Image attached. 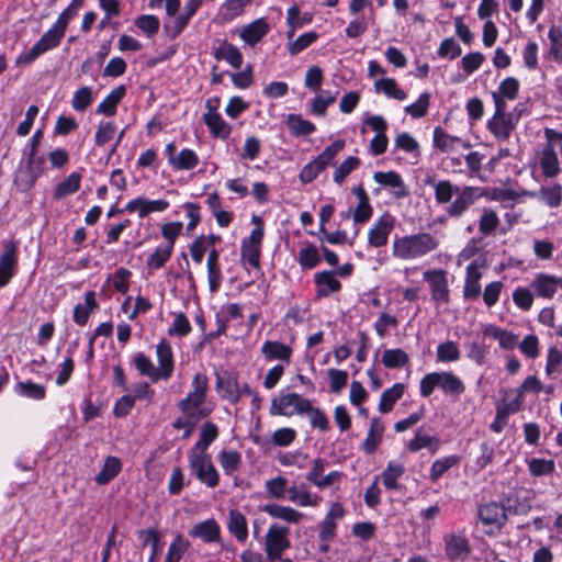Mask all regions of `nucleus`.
I'll use <instances>...</instances> for the list:
<instances>
[{
  "instance_id": "obj_12",
  "label": "nucleus",
  "mask_w": 562,
  "mask_h": 562,
  "mask_svg": "<svg viewBox=\"0 0 562 562\" xmlns=\"http://www.w3.org/2000/svg\"><path fill=\"white\" fill-rule=\"evenodd\" d=\"M216 392L220 397L232 404L238 403L244 394H252V390L247 383L239 384L235 375L227 373L217 375Z\"/></svg>"
},
{
  "instance_id": "obj_63",
  "label": "nucleus",
  "mask_w": 562,
  "mask_h": 562,
  "mask_svg": "<svg viewBox=\"0 0 562 562\" xmlns=\"http://www.w3.org/2000/svg\"><path fill=\"white\" fill-rule=\"evenodd\" d=\"M267 495L272 498L281 499L288 493V480L283 476H276L265 483Z\"/></svg>"
},
{
  "instance_id": "obj_44",
  "label": "nucleus",
  "mask_w": 562,
  "mask_h": 562,
  "mask_svg": "<svg viewBox=\"0 0 562 562\" xmlns=\"http://www.w3.org/2000/svg\"><path fill=\"white\" fill-rule=\"evenodd\" d=\"M132 363L134 364V367L136 368L140 375L147 376L153 383L161 380L157 367H155L150 358L147 357L145 353H135Z\"/></svg>"
},
{
  "instance_id": "obj_45",
  "label": "nucleus",
  "mask_w": 562,
  "mask_h": 562,
  "mask_svg": "<svg viewBox=\"0 0 562 562\" xmlns=\"http://www.w3.org/2000/svg\"><path fill=\"white\" fill-rule=\"evenodd\" d=\"M217 436L218 427L211 422L204 423L200 429L199 440L190 450L207 452L209 447L217 438Z\"/></svg>"
},
{
  "instance_id": "obj_28",
  "label": "nucleus",
  "mask_w": 562,
  "mask_h": 562,
  "mask_svg": "<svg viewBox=\"0 0 562 562\" xmlns=\"http://www.w3.org/2000/svg\"><path fill=\"white\" fill-rule=\"evenodd\" d=\"M440 443V439L437 436H430L423 427H419L415 431V436L407 442L406 447L411 452H417L427 448L435 453L439 450Z\"/></svg>"
},
{
  "instance_id": "obj_20",
  "label": "nucleus",
  "mask_w": 562,
  "mask_h": 562,
  "mask_svg": "<svg viewBox=\"0 0 562 562\" xmlns=\"http://www.w3.org/2000/svg\"><path fill=\"white\" fill-rule=\"evenodd\" d=\"M288 499L300 507H318L322 503V496L313 493L305 484H293L288 490Z\"/></svg>"
},
{
  "instance_id": "obj_27",
  "label": "nucleus",
  "mask_w": 562,
  "mask_h": 562,
  "mask_svg": "<svg viewBox=\"0 0 562 562\" xmlns=\"http://www.w3.org/2000/svg\"><path fill=\"white\" fill-rule=\"evenodd\" d=\"M262 510L274 519H280L288 524H300L304 514L291 506H284L277 503H270L262 506Z\"/></svg>"
},
{
  "instance_id": "obj_58",
  "label": "nucleus",
  "mask_w": 562,
  "mask_h": 562,
  "mask_svg": "<svg viewBox=\"0 0 562 562\" xmlns=\"http://www.w3.org/2000/svg\"><path fill=\"white\" fill-rule=\"evenodd\" d=\"M190 547V542L181 535H177L171 541L164 562H180Z\"/></svg>"
},
{
  "instance_id": "obj_62",
  "label": "nucleus",
  "mask_w": 562,
  "mask_h": 562,
  "mask_svg": "<svg viewBox=\"0 0 562 562\" xmlns=\"http://www.w3.org/2000/svg\"><path fill=\"white\" fill-rule=\"evenodd\" d=\"M173 316L175 318L167 330L168 335L171 337L187 336L192 329L189 318L181 312L173 313Z\"/></svg>"
},
{
  "instance_id": "obj_4",
  "label": "nucleus",
  "mask_w": 562,
  "mask_h": 562,
  "mask_svg": "<svg viewBox=\"0 0 562 562\" xmlns=\"http://www.w3.org/2000/svg\"><path fill=\"white\" fill-rule=\"evenodd\" d=\"M436 389L443 395L458 400L465 391L464 382L451 371H436L425 374L419 382V393L429 397Z\"/></svg>"
},
{
  "instance_id": "obj_48",
  "label": "nucleus",
  "mask_w": 562,
  "mask_h": 562,
  "mask_svg": "<svg viewBox=\"0 0 562 562\" xmlns=\"http://www.w3.org/2000/svg\"><path fill=\"white\" fill-rule=\"evenodd\" d=\"M80 183L81 175L71 172L54 188V198L60 200L69 194L76 193L80 189Z\"/></svg>"
},
{
  "instance_id": "obj_14",
  "label": "nucleus",
  "mask_w": 562,
  "mask_h": 562,
  "mask_svg": "<svg viewBox=\"0 0 562 562\" xmlns=\"http://www.w3.org/2000/svg\"><path fill=\"white\" fill-rule=\"evenodd\" d=\"M443 542L446 555L450 561H464L471 552L470 542L463 529L446 533Z\"/></svg>"
},
{
  "instance_id": "obj_26",
  "label": "nucleus",
  "mask_w": 562,
  "mask_h": 562,
  "mask_svg": "<svg viewBox=\"0 0 562 562\" xmlns=\"http://www.w3.org/2000/svg\"><path fill=\"white\" fill-rule=\"evenodd\" d=\"M189 535L206 543L217 542L221 538V527L214 518H210L195 524Z\"/></svg>"
},
{
  "instance_id": "obj_22",
  "label": "nucleus",
  "mask_w": 562,
  "mask_h": 562,
  "mask_svg": "<svg viewBox=\"0 0 562 562\" xmlns=\"http://www.w3.org/2000/svg\"><path fill=\"white\" fill-rule=\"evenodd\" d=\"M530 286L538 297L552 299L557 290L562 289V277L538 273Z\"/></svg>"
},
{
  "instance_id": "obj_53",
  "label": "nucleus",
  "mask_w": 562,
  "mask_h": 562,
  "mask_svg": "<svg viewBox=\"0 0 562 562\" xmlns=\"http://www.w3.org/2000/svg\"><path fill=\"white\" fill-rule=\"evenodd\" d=\"M297 262L303 269H313L321 262V256L316 246L305 244L297 254Z\"/></svg>"
},
{
  "instance_id": "obj_61",
  "label": "nucleus",
  "mask_w": 562,
  "mask_h": 562,
  "mask_svg": "<svg viewBox=\"0 0 562 562\" xmlns=\"http://www.w3.org/2000/svg\"><path fill=\"white\" fill-rule=\"evenodd\" d=\"M92 102V89L90 87L83 86L74 92L71 106L75 111L83 112L91 105Z\"/></svg>"
},
{
  "instance_id": "obj_47",
  "label": "nucleus",
  "mask_w": 562,
  "mask_h": 562,
  "mask_svg": "<svg viewBox=\"0 0 562 562\" xmlns=\"http://www.w3.org/2000/svg\"><path fill=\"white\" fill-rule=\"evenodd\" d=\"M122 464L119 458L110 456L104 460L101 471L95 475V482L100 485L111 482L121 471Z\"/></svg>"
},
{
  "instance_id": "obj_30",
  "label": "nucleus",
  "mask_w": 562,
  "mask_h": 562,
  "mask_svg": "<svg viewBox=\"0 0 562 562\" xmlns=\"http://www.w3.org/2000/svg\"><path fill=\"white\" fill-rule=\"evenodd\" d=\"M227 529L235 539L245 543L248 539V524L245 515L238 509H231L228 513Z\"/></svg>"
},
{
  "instance_id": "obj_21",
  "label": "nucleus",
  "mask_w": 562,
  "mask_h": 562,
  "mask_svg": "<svg viewBox=\"0 0 562 562\" xmlns=\"http://www.w3.org/2000/svg\"><path fill=\"white\" fill-rule=\"evenodd\" d=\"M156 358L161 380H169L175 370L172 347L166 338H161L156 346Z\"/></svg>"
},
{
  "instance_id": "obj_8",
  "label": "nucleus",
  "mask_w": 562,
  "mask_h": 562,
  "mask_svg": "<svg viewBox=\"0 0 562 562\" xmlns=\"http://www.w3.org/2000/svg\"><path fill=\"white\" fill-rule=\"evenodd\" d=\"M290 529L279 524H272L265 537V553L267 560H281L282 554L291 547Z\"/></svg>"
},
{
  "instance_id": "obj_43",
  "label": "nucleus",
  "mask_w": 562,
  "mask_h": 562,
  "mask_svg": "<svg viewBox=\"0 0 562 562\" xmlns=\"http://www.w3.org/2000/svg\"><path fill=\"white\" fill-rule=\"evenodd\" d=\"M539 165L542 173L548 178H553L560 172V161L558 154L552 147L547 146L540 154Z\"/></svg>"
},
{
  "instance_id": "obj_57",
  "label": "nucleus",
  "mask_w": 562,
  "mask_h": 562,
  "mask_svg": "<svg viewBox=\"0 0 562 562\" xmlns=\"http://www.w3.org/2000/svg\"><path fill=\"white\" fill-rule=\"evenodd\" d=\"M117 132V126L114 122L111 121H102L99 123L95 134H94V143L98 147H103L109 142H111Z\"/></svg>"
},
{
  "instance_id": "obj_55",
  "label": "nucleus",
  "mask_w": 562,
  "mask_h": 562,
  "mask_svg": "<svg viewBox=\"0 0 562 562\" xmlns=\"http://www.w3.org/2000/svg\"><path fill=\"white\" fill-rule=\"evenodd\" d=\"M286 126L295 136L310 135L315 131V125L301 115L289 114L286 117Z\"/></svg>"
},
{
  "instance_id": "obj_59",
  "label": "nucleus",
  "mask_w": 562,
  "mask_h": 562,
  "mask_svg": "<svg viewBox=\"0 0 562 562\" xmlns=\"http://www.w3.org/2000/svg\"><path fill=\"white\" fill-rule=\"evenodd\" d=\"M460 458L458 456H447L441 459H437L431 464L429 479L432 482H437L445 472L458 464Z\"/></svg>"
},
{
  "instance_id": "obj_40",
  "label": "nucleus",
  "mask_w": 562,
  "mask_h": 562,
  "mask_svg": "<svg viewBox=\"0 0 562 562\" xmlns=\"http://www.w3.org/2000/svg\"><path fill=\"white\" fill-rule=\"evenodd\" d=\"M204 123L214 137L226 139L232 133V127L224 121L218 112L205 113Z\"/></svg>"
},
{
  "instance_id": "obj_18",
  "label": "nucleus",
  "mask_w": 562,
  "mask_h": 562,
  "mask_svg": "<svg viewBox=\"0 0 562 562\" xmlns=\"http://www.w3.org/2000/svg\"><path fill=\"white\" fill-rule=\"evenodd\" d=\"M271 26L265 18L245 24L239 30V38L248 46H256L270 32Z\"/></svg>"
},
{
  "instance_id": "obj_54",
  "label": "nucleus",
  "mask_w": 562,
  "mask_h": 562,
  "mask_svg": "<svg viewBox=\"0 0 562 562\" xmlns=\"http://www.w3.org/2000/svg\"><path fill=\"white\" fill-rule=\"evenodd\" d=\"M408 362V353L401 348L386 349L382 355V363L387 369L402 368Z\"/></svg>"
},
{
  "instance_id": "obj_33",
  "label": "nucleus",
  "mask_w": 562,
  "mask_h": 562,
  "mask_svg": "<svg viewBox=\"0 0 562 562\" xmlns=\"http://www.w3.org/2000/svg\"><path fill=\"white\" fill-rule=\"evenodd\" d=\"M352 193L358 199V204L352 213V220L355 223L363 224L370 220L373 213L369 196L361 186L353 188Z\"/></svg>"
},
{
  "instance_id": "obj_60",
  "label": "nucleus",
  "mask_w": 562,
  "mask_h": 562,
  "mask_svg": "<svg viewBox=\"0 0 562 562\" xmlns=\"http://www.w3.org/2000/svg\"><path fill=\"white\" fill-rule=\"evenodd\" d=\"M539 199L549 207H559L562 203V187L560 184L541 187L539 190Z\"/></svg>"
},
{
  "instance_id": "obj_35",
  "label": "nucleus",
  "mask_w": 562,
  "mask_h": 562,
  "mask_svg": "<svg viewBox=\"0 0 562 562\" xmlns=\"http://www.w3.org/2000/svg\"><path fill=\"white\" fill-rule=\"evenodd\" d=\"M315 284L317 286V296H328L334 292H337L341 288V283L336 279L335 272L333 271H321L314 277Z\"/></svg>"
},
{
  "instance_id": "obj_50",
  "label": "nucleus",
  "mask_w": 562,
  "mask_h": 562,
  "mask_svg": "<svg viewBox=\"0 0 562 562\" xmlns=\"http://www.w3.org/2000/svg\"><path fill=\"white\" fill-rule=\"evenodd\" d=\"M173 249L170 246L158 245L146 260L147 268L151 271L161 269L169 261Z\"/></svg>"
},
{
  "instance_id": "obj_24",
  "label": "nucleus",
  "mask_w": 562,
  "mask_h": 562,
  "mask_svg": "<svg viewBox=\"0 0 562 562\" xmlns=\"http://www.w3.org/2000/svg\"><path fill=\"white\" fill-rule=\"evenodd\" d=\"M18 262V248L13 243L5 245L4 252L0 256V288L7 285L14 276Z\"/></svg>"
},
{
  "instance_id": "obj_7",
  "label": "nucleus",
  "mask_w": 562,
  "mask_h": 562,
  "mask_svg": "<svg viewBox=\"0 0 562 562\" xmlns=\"http://www.w3.org/2000/svg\"><path fill=\"white\" fill-rule=\"evenodd\" d=\"M345 140L337 139L327 146L317 157L306 164L299 173L302 183H311L328 165L334 164L335 157L345 148Z\"/></svg>"
},
{
  "instance_id": "obj_17",
  "label": "nucleus",
  "mask_w": 562,
  "mask_h": 562,
  "mask_svg": "<svg viewBox=\"0 0 562 562\" xmlns=\"http://www.w3.org/2000/svg\"><path fill=\"white\" fill-rule=\"evenodd\" d=\"M395 220L390 214L380 216L368 231V245L374 248L384 247L394 229Z\"/></svg>"
},
{
  "instance_id": "obj_5",
  "label": "nucleus",
  "mask_w": 562,
  "mask_h": 562,
  "mask_svg": "<svg viewBox=\"0 0 562 562\" xmlns=\"http://www.w3.org/2000/svg\"><path fill=\"white\" fill-rule=\"evenodd\" d=\"M45 169L44 158L37 151L23 150V157L14 182L21 191L31 189Z\"/></svg>"
},
{
  "instance_id": "obj_49",
  "label": "nucleus",
  "mask_w": 562,
  "mask_h": 562,
  "mask_svg": "<svg viewBox=\"0 0 562 562\" xmlns=\"http://www.w3.org/2000/svg\"><path fill=\"white\" fill-rule=\"evenodd\" d=\"M461 358V351L457 342L447 340L437 346L436 360L440 363L457 362Z\"/></svg>"
},
{
  "instance_id": "obj_52",
  "label": "nucleus",
  "mask_w": 562,
  "mask_h": 562,
  "mask_svg": "<svg viewBox=\"0 0 562 562\" xmlns=\"http://www.w3.org/2000/svg\"><path fill=\"white\" fill-rule=\"evenodd\" d=\"M221 468L226 475H232L241 465V456L234 450H222L217 456Z\"/></svg>"
},
{
  "instance_id": "obj_29",
  "label": "nucleus",
  "mask_w": 562,
  "mask_h": 562,
  "mask_svg": "<svg viewBox=\"0 0 562 562\" xmlns=\"http://www.w3.org/2000/svg\"><path fill=\"white\" fill-rule=\"evenodd\" d=\"M285 35V48L291 56L299 55L301 52L315 43L318 38V34L314 31L305 32L296 38H294L295 33H292V31H286Z\"/></svg>"
},
{
  "instance_id": "obj_41",
  "label": "nucleus",
  "mask_w": 562,
  "mask_h": 562,
  "mask_svg": "<svg viewBox=\"0 0 562 562\" xmlns=\"http://www.w3.org/2000/svg\"><path fill=\"white\" fill-rule=\"evenodd\" d=\"M214 57L217 60H225L227 64H229L233 68L236 69L240 68L244 61V57L239 48L227 42H223L216 48Z\"/></svg>"
},
{
  "instance_id": "obj_64",
  "label": "nucleus",
  "mask_w": 562,
  "mask_h": 562,
  "mask_svg": "<svg viewBox=\"0 0 562 562\" xmlns=\"http://www.w3.org/2000/svg\"><path fill=\"white\" fill-rule=\"evenodd\" d=\"M134 24L147 36H155L160 26V21L153 14L139 15L135 19Z\"/></svg>"
},
{
  "instance_id": "obj_9",
  "label": "nucleus",
  "mask_w": 562,
  "mask_h": 562,
  "mask_svg": "<svg viewBox=\"0 0 562 562\" xmlns=\"http://www.w3.org/2000/svg\"><path fill=\"white\" fill-rule=\"evenodd\" d=\"M307 409H310V400L297 393H286L272 398L270 415L291 417L305 414Z\"/></svg>"
},
{
  "instance_id": "obj_42",
  "label": "nucleus",
  "mask_w": 562,
  "mask_h": 562,
  "mask_svg": "<svg viewBox=\"0 0 562 562\" xmlns=\"http://www.w3.org/2000/svg\"><path fill=\"white\" fill-rule=\"evenodd\" d=\"M374 91L382 93L386 98L394 99L397 101H404L407 97L406 92L401 89L393 78H381L374 81Z\"/></svg>"
},
{
  "instance_id": "obj_23",
  "label": "nucleus",
  "mask_w": 562,
  "mask_h": 562,
  "mask_svg": "<svg viewBox=\"0 0 562 562\" xmlns=\"http://www.w3.org/2000/svg\"><path fill=\"white\" fill-rule=\"evenodd\" d=\"M519 81L514 77H507L501 81L497 90L492 92L495 108L507 109V100H515L519 92Z\"/></svg>"
},
{
  "instance_id": "obj_38",
  "label": "nucleus",
  "mask_w": 562,
  "mask_h": 562,
  "mask_svg": "<svg viewBox=\"0 0 562 562\" xmlns=\"http://www.w3.org/2000/svg\"><path fill=\"white\" fill-rule=\"evenodd\" d=\"M483 334L486 337L497 340L503 349H514L518 344L517 335L495 325L485 326Z\"/></svg>"
},
{
  "instance_id": "obj_34",
  "label": "nucleus",
  "mask_w": 562,
  "mask_h": 562,
  "mask_svg": "<svg viewBox=\"0 0 562 562\" xmlns=\"http://www.w3.org/2000/svg\"><path fill=\"white\" fill-rule=\"evenodd\" d=\"M373 179L376 183L391 188L396 198H403L407 193L402 177L394 171H376Z\"/></svg>"
},
{
  "instance_id": "obj_6",
  "label": "nucleus",
  "mask_w": 562,
  "mask_h": 562,
  "mask_svg": "<svg viewBox=\"0 0 562 562\" xmlns=\"http://www.w3.org/2000/svg\"><path fill=\"white\" fill-rule=\"evenodd\" d=\"M188 463L191 475H193L200 483L210 488H214L218 485L220 474L207 452L189 450Z\"/></svg>"
},
{
  "instance_id": "obj_32",
  "label": "nucleus",
  "mask_w": 562,
  "mask_h": 562,
  "mask_svg": "<svg viewBox=\"0 0 562 562\" xmlns=\"http://www.w3.org/2000/svg\"><path fill=\"white\" fill-rule=\"evenodd\" d=\"M462 145L468 148L469 143L463 142L460 137L446 133L441 127L437 126L434 130V146L442 153H452L458 150Z\"/></svg>"
},
{
  "instance_id": "obj_1",
  "label": "nucleus",
  "mask_w": 562,
  "mask_h": 562,
  "mask_svg": "<svg viewBox=\"0 0 562 562\" xmlns=\"http://www.w3.org/2000/svg\"><path fill=\"white\" fill-rule=\"evenodd\" d=\"M426 183L432 187L438 204L450 202L446 214L452 218L461 217L479 198L484 195L482 188L471 186L461 188L449 180L437 181L435 178H428Z\"/></svg>"
},
{
  "instance_id": "obj_10",
  "label": "nucleus",
  "mask_w": 562,
  "mask_h": 562,
  "mask_svg": "<svg viewBox=\"0 0 562 562\" xmlns=\"http://www.w3.org/2000/svg\"><path fill=\"white\" fill-rule=\"evenodd\" d=\"M423 279L429 285L431 300L437 306L446 305L450 301V289L447 272L442 269H428L424 271Z\"/></svg>"
},
{
  "instance_id": "obj_39",
  "label": "nucleus",
  "mask_w": 562,
  "mask_h": 562,
  "mask_svg": "<svg viewBox=\"0 0 562 562\" xmlns=\"http://www.w3.org/2000/svg\"><path fill=\"white\" fill-rule=\"evenodd\" d=\"M126 93L125 86L114 88L98 105L97 113L105 116H113L116 113L119 103Z\"/></svg>"
},
{
  "instance_id": "obj_3",
  "label": "nucleus",
  "mask_w": 562,
  "mask_h": 562,
  "mask_svg": "<svg viewBox=\"0 0 562 562\" xmlns=\"http://www.w3.org/2000/svg\"><path fill=\"white\" fill-rule=\"evenodd\" d=\"M439 245V239L426 232L395 236L392 241V256L401 261H415L437 250Z\"/></svg>"
},
{
  "instance_id": "obj_15",
  "label": "nucleus",
  "mask_w": 562,
  "mask_h": 562,
  "mask_svg": "<svg viewBox=\"0 0 562 562\" xmlns=\"http://www.w3.org/2000/svg\"><path fill=\"white\" fill-rule=\"evenodd\" d=\"M479 520L486 527L488 532L499 530L507 520L506 508L497 502H487L477 507Z\"/></svg>"
},
{
  "instance_id": "obj_16",
  "label": "nucleus",
  "mask_w": 562,
  "mask_h": 562,
  "mask_svg": "<svg viewBox=\"0 0 562 562\" xmlns=\"http://www.w3.org/2000/svg\"><path fill=\"white\" fill-rule=\"evenodd\" d=\"M484 260L475 259L468 267L465 271V279L463 285L464 300H477L482 292L481 279L483 270L485 269Z\"/></svg>"
},
{
  "instance_id": "obj_19",
  "label": "nucleus",
  "mask_w": 562,
  "mask_h": 562,
  "mask_svg": "<svg viewBox=\"0 0 562 562\" xmlns=\"http://www.w3.org/2000/svg\"><path fill=\"white\" fill-rule=\"evenodd\" d=\"M205 396L187 394V396L178 403V408L184 416L202 419L209 416L213 411L212 406L205 405Z\"/></svg>"
},
{
  "instance_id": "obj_13",
  "label": "nucleus",
  "mask_w": 562,
  "mask_h": 562,
  "mask_svg": "<svg viewBox=\"0 0 562 562\" xmlns=\"http://www.w3.org/2000/svg\"><path fill=\"white\" fill-rule=\"evenodd\" d=\"M516 124L517 119L507 109L495 108L493 116L486 123V127L496 139L507 140Z\"/></svg>"
},
{
  "instance_id": "obj_11",
  "label": "nucleus",
  "mask_w": 562,
  "mask_h": 562,
  "mask_svg": "<svg viewBox=\"0 0 562 562\" xmlns=\"http://www.w3.org/2000/svg\"><path fill=\"white\" fill-rule=\"evenodd\" d=\"M202 3L203 0H187L180 13L178 12L171 19H166L164 29L167 36L171 40L177 38L186 30L191 18L198 12Z\"/></svg>"
},
{
  "instance_id": "obj_56",
  "label": "nucleus",
  "mask_w": 562,
  "mask_h": 562,
  "mask_svg": "<svg viewBox=\"0 0 562 562\" xmlns=\"http://www.w3.org/2000/svg\"><path fill=\"white\" fill-rule=\"evenodd\" d=\"M251 2L252 0H225L221 7L223 20L233 21L240 16Z\"/></svg>"
},
{
  "instance_id": "obj_37",
  "label": "nucleus",
  "mask_w": 562,
  "mask_h": 562,
  "mask_svg": "<svg viewBox=\"0 0 562 562\" xmlns=\"http://www.w3.org/2000/svg\"><path fill=\"white\" fill-rule=\"evenodd\" d=\"M98 307L94 291H88L85 293V302L79 303L74 308V322L79 326H85L91 313Z\"/></svg>"
},
{
  "instance_id": "obj_46",
  "label": "nucleus",
  "mask_w": 562,
  "mask_h": 562,
  "mask_svg": "<svg viewBox=\"0 0 562 562\" xmlns=\"http://www.w3.org/2000/svg\"><path fill=\"white\" fill-rule=\"evenodd\" d=\"M200 162L198 154L190 148H183L177 154V157L171 160L170 167L176 171L192 170Z\"/></svg>"
},
{
  "instance_id": "obj_36",
  "label": "nucleus",
  "mask_w": 562,
  "mask_h": 562,
  "mask_svg": "<svg viewBox=\"0 0 562 562\" xmlns=\"http://www.w3.org/2000/svg\"><path fill=\"white\" fill-rule=\"evenodd\" d=\"M405 468L402 463L390 461L378 477L386 490L397 491L401 487L398 480L403 476Z\"/></svg>"
},
{
  "instance_id": "obj_2",
  "label": "nucleus",
  "mask_w": 562,
  "mask_h": 562,
  "mask_svg": "<svg viewBox=\"0 0 562 562\" xmlns=\"http://www.w3.org/2000/svg\"><path fill=\"white\" fill-rule=\"evenodd\" d=\"M85 0H72L70 4L59 14L56 22L48 29L42 37L32 46V48L18 57L16 64H31L41 55L56 48L63 37L70 21L77 15L83 7Z\"/></svg>"
},
{
  "instance_id": "obj_31",
  "label": "nucleus",
  "mask_w": 562,
  "mask_h": 562,
  "mask_svg": "<svg viewBox=\"0 0 562 562\" xmlns=\"http://www.w3.org/2000/svg\"><path fill=\"white\" fill-rule=\"evenodd\" d=\"M384 424L380 418H372L366 439L361 449L366 454H372L380 446L384 432Z\"/></svg>"
},
{
  "instance_id": "obj_51",
  "label": "nucleus",
  "mask_w": 562,
  "mask_h": 562,
  "mask_svg": "<svg viewBox=\"0 0 562 562\" xmlns=\"http://www.w3.org/2000/svg\"><path fill=\"white\" fill-rule=\"evenodd\" d=\"M403 394L404 384L402 383H395L392 387L386 389L380 397L379 411L383 414L391 412Z\"/></svg>"
},
{
  "instance_id": "obj_25",
  "label": "nucleus",
  "mask_w": 562,
  "mask_h": 562,
  "mask_svg": "<svg viewBox=\"0 0 562 562\" xmlns=\"http://www.w3.org/2000/svg\"><path fill=\"white\" fill-rule=\"evenodd\" d=\"M260 351L268 361L278 360L290 363L293 356L292 347L279 340H266Z\"/></svg>"
}]
</instances>
